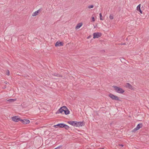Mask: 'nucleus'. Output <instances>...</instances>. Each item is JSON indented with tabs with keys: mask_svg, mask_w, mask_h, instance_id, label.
<instances>
[{
	"mask_svg": "<svg viewBox=\"0 0 149 149\" xmlns=\"http://www.w3.org/2000/svg\"><path fill=\"white\" fill-rule=\"evenodd\" d=\"M113 87L116 91L118 93H123L125 92L123 89L116 86H113Z\"/></svg>",
	"mask_w": 149,
	"mask_h": 149,
	"instance_id": "1",
	"label": "nucleus"
},
{
	"mask_svg": "<svg viewBox=\"0 0 149 149\" xmlns=\"http://www.w3.org/2000/svg\"><path fill=\"white\" fill-rule=\"evenodd\" d=\"M109 96L113 100L121 101V100L117 96L114 95L111 93L109 94Z\"/></svg>",
	"mask_w": 149,
	"mask_h": 149,
	"instance_id": "2",
	"label": "nucleus"
},
{
	"mask_svg": "<svg viewBox=\"0 0 149 149\" xmlns=\"http://www.w3.org/2000/svg\"><path fill=\"white\" fill-rule=\"evenodd\" d=\"M102 33L100 32L94 33L93 34V38H98L102 36Z\"/></svg>",
	"mask_w": 149,
	"mask_h": 149,
	"instance_id": "3",
	"label": "nucleus"
},
{
	"mask_svg": "<svg viewBox=\"0 0 149 149\" xmlns=\"http://www.w3.org/2000/svg\"><path fill=\"white\" fill-rule=\"evenodd\" d=\"M12 120L14 122H17L19 121H20L21 119L19 118L18 116H15L11 118Z\"/></svg>",
	"mask_w": 149,
	"mask_h": 149,
	"instance_id": "4",
	"label": "nucleus"
},
{
	"mask_svg": "<svg viewBox=\"0 0 149 149\" xmlns=\"http://www.w3.org/2000/svg\"><path fill=\"white\" fill-rule=\"evenodd\" d=\"M65 106H63L61 107L56 113V114L59 113H62L64 111V109L65 108Z\"/></svg>",
	"mask_w": 149,
	"mask_h": 149,
	"instance_id": "5",
	"label": "nucleus"
},
{
	"mask_svg": "<svg viewBox=\"0 0 149 149\" xmlns=\"http://www.w3.org/2000/svg\"><path fill=\"white\" fill-rule=\"evenodd\" d=\"M68 123L74 126L77 127V121H69L67 122Z\"/></svg>",
	"mask_w": 149,
	"mask_h": 149,
	"instance_id": "6",
	"label": "nucleus"
},
{
	"mask_svg": "<svg viewBox=\"0 0 149 149\" xmlns=\"http://www.w3.org/2000/svg\"><path fill=\"white\" fill-rule=\"evenodd\" d=\"M21 122L24 124H28L29 123L30 120H29L26 119H21Z\"/></svg>",
	"mask_w": 149,
	"mask_h": 149,
	"instance_id": "7",
	"label": "nucleus"
},
{
	"mask_svg": "<svg viewBox=\"0 0 149 149\" xmlns=\"http://www.w3.org/2000/svg\"><path fill=\"white\" fill-rule=\"evenodd\" d=\"M84 123L83 122H77V127H81L84 126Z\"/></svg>",
	"mask_w": 149,
	"mask_h": 149,
	"instance_id": "8",
	"label": "nucleus"
},
{
	"mask_svg": "<svg viewBox=\"0 0 149 149\" xmlns=\"http://www.w3.org/2000/svg\"><path fill=\"white\" fill-rule=\"evenodd\" d=\"M63 43L62 42L57 41L55 44V46L56 47L58 46H62L63 45Z\"/></svg>",
	"mask_w": 149,
	"mask_h": 149,
	"instance_id": "9",
	"label": "nucleus"
},
{
	"mask_svg": "<svg viewBox=\"0 0 149 149\" xmlns=\"http://www.w3.org/2000/svg\"><path fill=\"white\" fill-rule=\"evenodd\" d=\"M64 111H63L64 112V113L65 115H67L70 113V111L66 106L65 108H64Z\"/></svg>",
	"mask_w": 149,
	"mask_h": 149,
	"instance_id": "10",
	"label": "nucleus"
},
{
	"mask_svg": "<svg viewBox=\"0 0 149 149\" xmlns=\"http://www.w3.org/2000/svg\"><path fill=\"white\" fill-rule=\"evenodd\" d=\"M126 86L127 88H128L130 89H133L132 86L129 83H127L126 84Z\"/></svg>",
	"mask_w": 149,
	"mask_h": 149,
	"instance_id": "11",
	"label": "nucleus"
},
{
	"mask_svg": "<svg viewBox=\"0 0 149 149\" xmlns=\"http://www.w3.org/2000/svg\"><path fill=\"white\" fill-rule=\"evenodd\" d=\"M82 25V23H79L76 26V29H77L79 28Z\"/></svg>",
	"mask_w": 149,
	"mask_h": 149,
	"instance_id": "12",
	"label": "nucleus"
},
{
	"mask_svg": "<svg viewBox=\"0 0 149 149\" xmlns=\"http://www.w3.org/2000/svg\"><path fill=\"white\" fill-rule=\"evenodd\" d=\"M142 126L143 125L142 123H139L137 125L136 127V128L139 130L140 128L142 127Z\"/></svg>",
	"mask_w": 149,
	"mask_h": 149,
	"instance_id": "13",
	"label": "nucleus"
},
{
	"mask_svg": "<svg viewBox=\"0 0 149 149\" xmlns=\"http://www.w3.org/2000/svg\"><path fill=\"white\" fill-rule=\"evenodd\" d=\"M16 99H10L7 100V101L9 102L10 103H12V102H13L15 101L16 100Z\"/></svg>",
	"mask_w": 149,
	"mask_h": 149,
	"instance_id": "14",
	"label": "nucleus"
},
{
	"mask_svg": "<svg viewBox=\"0 0 149 149\" xmlns=\"http://www.w3.org/2000/svg\"><path fill=\"white\" fill-rule=\"evenodd\" d=\"M54 75L57 77H62V76L61 75L56 73H55L54 74Z\"/></svg>",
	"mask_w": 149,
	"mask_h": 149,
	"instance_id": "15",
	"label": "nucleus"
},
{
	"mask_svg": "<svg viewBox=\"0 0 149 149\" xmlns=\"http://www.w3.org/2000/svg\"><path fill=\"white\" fill-rule=\"evenodd\" d=\"M38 14V12H37V11H35L34 13H33L32 14V16H35L37 15Z\"/></svg>",
	"mask_w": 149,
	"mask_h": 149,
	"instance_id": "16",
	"label": "nucleus"
},
{
	"mask_svg": "<svg viewBox=\"0 0 149 149\" xmlns=\"http://www.w3.org/2000/svg\"><path fill=\"white\" fill-rule=\"evenodd\" d=\"M64 128L66 130H68L70 127L68 126L65 124V126H64Z\"/></svg>",
	"mask_w": 149,
	"mask_h": 149,
	"instance_id": "17",
	"label": "nucleus"
},
{
	"mask_svg": "<svg viewBox=\"0 0 149 149\" xmlns=\"http://www.w3.org/2000/svg\"><path fill=\"white\" fill-rule=\"evenodd\" d=\"M65 124L64 123H60V128H64L65 126Z\"/></svg>",
	"mask_w": 149,
	"mask_h": 149,
	"instance_id": "18",
	"label": "nucleus"
},
{
	"mask_svg": "<svg viewBox=\"0 0 149 149\" xmlns=\"http://www.w3.org/2000/svg\"><path fill=\"white\" fill-rule=\"evenodd\" d=\"M100 15V19L101 20H103V19L102 17V15L101 13H100L99 14Z\"/></svg>",
	"mask_w": 149,
	"mask_h": 149,
	"instance_id": "19",
	"label": "nucleus"
},
{
	"mask_svg": "<svg viewBox=\"0 0 149 149\" xmlns=\"http://www.w3.org/2000/svg\"><path fill=\"white\" fill-rule=\"evenodd\" d=\"M138 130V129L136 128V127L133 130H132V132H135L137 130Z\"/></svg>",
	"mask_w": 149,
	"mask_h": 149,
	"instance_id": "20",
	"label": "nucleus"
},
{
	"mask_svg": "<svg viewBox=\"0 0 149 149\" xmlns=\"http://www.w3.org/2000/svg\"><path fill=\"white\" fill-rule=\"evenodd\" d=\"M109 18L111 19H113V16L112 15H110L109 16Z\"/></svg>",
	"mask_w": 149,
	"mask_h": 149,
	"instance_id": "21",
	"label": "nucleus"
},
{
	"mask_svg": "<svg viewBox=\"0 0 149 149\" xmlns=\"http://www.w3.org/2000/svg\"><path fill=\"white\" fill-rule=\"evenodd\" d=\"M42 10V8H40L36 11H37V12H38V13H40L41 12V11Z\"/></svg>",
	"mask_w": 149,
	"mask_h": 149,
	"instance_id": "22",
	"label": "nucleus"
},
{
	"mask_svg": "<svg viewBox=\"0 0 149 149\" xmlns=\"http://www.w3.org/2000/svg\"><path fill=\"white\" fill-rule=\"evenodd\" d=\"M140 7H141V4H139V5L137 6V10H138L139 9H140Z\"/></svg>",
	"mask_w": 149,
	"mask_h": 149,
	"instance_id": "23",
	"label": "nucleus"
},
{
	"mask_svg": "<svg viewBox=\"0 0 149 149\" xmlns=\"http://www.w3.org/2000/svg\"><path fill=\"white\" fill-rule=\"evenodd\" d=\"M62 146H59L55 148H54V149H61V148L62 147Z\"/></svg>",
	"mask_w": 149,
	"mask_h": 149,
	"instance_id": "24",
	"label": "nucleus"
},
{
	"mask_svg": "<svg viewBox=\"0 0 149 149\" xmlns=\"http://www.w3.org/2000/svg\"><path fill=\"white\" fill-rule=\"evenodd\" d=\"M93 7V5H90V6H88V8L90 9V8H92Z\"/></svg>",
	"mask_w": 149,
	"mask_h": 149,
	"instance_id": "25",
	"label": "nucleus"
},
{
	"mask_svg": "<svg viewBox=\"0 0 149 149\" xmlns=\"http://www.w3.org/2000/svg\"><path fill=\"white\" fill-rule=\"evenodd\" d=\"M6 74L7 75H10V72L9 70H7V71Z\"/></svg>",
	"mask_w": 149,
	"mask_h": 149,
	"instance_id": "26",
	"label": "nucleus"
},
{
	"mask_svg": "<svg viewBox=\"0 0 149 149\" xmlns=\"http://www.w3.org/2000/svg\"><path fill=\"white\" fill-rule=\"evenodd\" d=\"M137 10L139 11L140 12V13H141V14H142V11L141 10V9H139V10Z\"/></svg>",
	"mask_w": 149,
	"mask_h": 149,
	"instance_id": "27",
	"label": "nucleus"
},
{
	"mask_svg": "<svg viewBox=\"0 0 149 149\" xmlns=\"http://www.w3.org/2000/svg\"><path fill=\"white\" fill-rule=\"evenodd\" d=\"M137 10L139 11L140 12V13H141V14H142V11L141 10V9H139V10Z\"/></svg>",
	"mask_w": 149,
	"mask_h": 149,
	"instance_id": "28",
	"label": "nucleus"
},
{
	"mask_svg": "<svg viewBox=\"0 0 149 149\" xmlns=\"http://www.w3.org/2000/svg\"><path fill=\"white\" fill-rule=\"evenodd\" d=\"M92 21L93 22H94L95 21V18L94 17H92Z\"/></svg>",
	"mask_w": 149,
	"mask_h": 149,
	"instance_id": "29",
	"label": "nucleus"
},
{
	"mask_svg": "<svg viewBox=\"0 0 149 149\" xmlns=\"http://www.w3.org/2000/svg\"><path fill=\"white\" fill-rule=\"evenodd\" d=\"M56 125L59 128H60V123Z\"/></svg>",
	"mask_w": 149,
	"mask_h": 149,
	"instance_id": "30",
	"label": "nucleus"
},
{
	"mask_svg": "<svg viewBox=\"0 0 149 149\" xmlns=\"http://www.w3.org/2000/svg\"><path fill=\"white\" fill-rule=\"evenodd\" d=\"M119 146H121V147H123V144H119Z\"/></svg>",
	"mask_w": 149,
	"mask_h": 149,
	"instance_id": "31",
	"label": "nucleus"
},
{
	"mask_svg": "<svg viewBox=\"0 0 149 149\" xmlns=\"http://www.w3.org/2000/svg\"><path fill=\"white\" fill-rule=\"evenodd\" d=\"M54 127H56V128H57L58 127L56 125H54Z\"/></svg>",
	"mask_w": 149,
	"mask_h": 149,
	"instance_id": "32",
	"label": "nucleus"
},
{
	"mask_svg": "<svg viewBox=\"0 0 149 149\" xmlns=\"http://www.w3.org/2000/svg\"><path fill=\"white\" fill-rule=\"evenodd\" d=\"M125 43H124V44H123V45H125Z\"/></svg>",
	"mask_w": 149,
	"mask_h": 149,
	"instance_id": "33",
	"label": "nucleus"
},
{
	"mask_svg": "<svg viewBox=\"0 0 149 149\" xmlns=\"http://www.w3.org/2000/svg\"><path fill=\"white\" fill-rule=\"evenodd\" d=\"M89 38V37H88L87 38Z\"/></svg>",
	"mask_w": 149,
	"mask_h": 149,
	"instance_id": "34",
	"label": "nucleus"
}]
</instances>
